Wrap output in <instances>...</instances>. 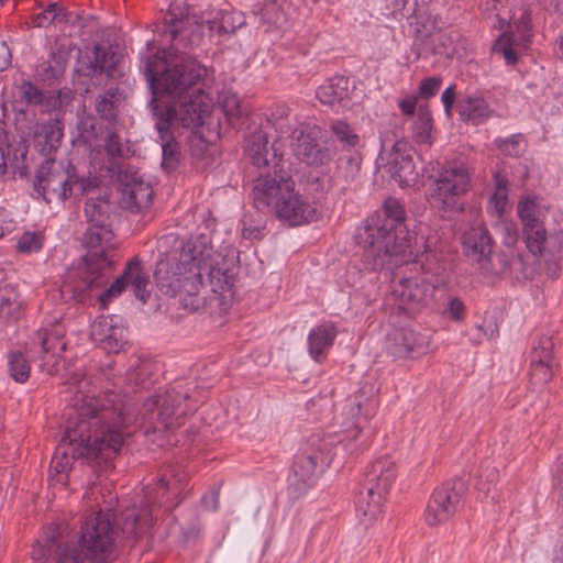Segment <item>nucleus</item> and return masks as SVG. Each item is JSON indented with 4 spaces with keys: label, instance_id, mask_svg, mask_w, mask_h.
<instances>
[{
    "label": "nucleus",
    "instance_id": "obj_1",
    "mask_svg": "<svg viewBox=\"0 0 563 563\" xmlns=\"http://www.w3.org/2000/svg\"><path fill=\"white\" fill-rule=\"evenodd\" d=\"M155 33L169 46L147 57L143 73L152 95L148 108L162 141V167L172 173L178 167L181 153L170 125L203 124V115L209 112V98L203 90L207 68L186 52L200 45L202 34L180 7L170 5L156 24Z\"/></svg>",
    "mask_w": 563,
    "mask_h": 563
},
{
    "label": "nucleus",
    "instance_id": "obj_2",
    "mask_svg": "<svg viewBox=\"0 0 563 563\" xmlns=\"http://www.w3.org/2000/svg\"><path fill=\"white\" fill-rule=\"evenodd\" d=\"M405 206L387 198L380 210L368 217L356 235L363 246L362 262L369 271L391 269L405 264L406 272L393 286L391 297L399 313L409 317L428 308L434 291L444 283L443 266L430 244L421 238V246L407 225Z\"/></svg>",
    "mask_w": 563,
    "mask_h": 563
},
{
    "label": "nucleus",
    "instance_id": "obj_3",
    "mask_svg": "<svg viewBox=\"0 0 563 563\" xmlns=\"http://www.w3.org/2000/svg\"><path fill=\"white\" fill-rule=\"evenodd\" d=\"M90 380L73 373L65 383L68 407L65 411V434L51 462V481L68 485L71 461L80 460L97 476L113 468L112 460L124 443L125 406L114 393L95 396Z\"/></svg>",
    "mask_w": 563,
    "mask_h": 563
},
{
    "label": "nucleus",
    "instance_id": "obj_4",
    "mask_svg": "<svg viewBox=\"0 0 563 563\" xmlns=\"http://www.w3.org/2000/svg\"><path fill=\"white\" fill-rule=\"evenodd\" d=\"M118 530L109 512H92L82 521L77 543L64 542L59 527L46 532L45 548L56 563H106L113 551Z\"/></svg>",
    "mask_w": 563,
    "mask_h": 563
},
{
    "label": "nucleus",
    "instance_id": "obj_5",
    "mask_svg": "<svg viewBox=\"0 0 563 563\" xmlns=\"http://www.w3.org/2000/svg\"><path fill=\"white\" fill-rule=\"evenodd\" d=\"M186 487L187 475L178 467H168L156 485L146 493L145 506L122 512V537L135 543L147 534L161 515L172 512L183 501Z\"/></svg>",
    "mask_w": 563,
    "mask_h": 563
},
{
    "label": "nucleus",
    "instance_id": "obj_6",
    "mask_svg": "<svg viewBox=\"0 0 563 563\" xmlns=\"http://www.w3.org/2000/svg\"><path fill=\"white\" fill-rule=\"evenodd\" d=\"M97 187V178L79 175L70 162L64 167L55 159H45L36 170L33 181L34 191L47 203L65 202L71 197L89 194Z\"/></svg>",
    "mask_w": 563,
    "mask_h": 563
},
{
    "label": "nucleus",
    "instance_id": "obj_7",
    "mask_svg": "<svg viewBox=\"0 0 563 563\" xmlns=\"http://www.w3.org/2000/svg\"><path fill=\"white\" fill-rule=\"evenodd\" d=\"M197 255L191 263H178L170 260L161 261L156 265L154 278L157 288L168 297H179L180 305L190 311H197L202 305L199 296L203 285Z\"/></svg>",
    "mask_w": 563,
    "mask_h": 563
},
{
    "label": "nucleus",
    "instance_id": "obj_8",
    "mask_svg": "<svg viewBox=\"0 0 563 563\" xmlns=\"http://www.w3.org/2000/svg\"><path fill=\"white\" fill-rule=\"evenodd\" d=\"M334 450L333 437L311 435L306 448L296 455L288 476V492L299 498L312 487L325 466L331 463Z\"/></svg>",
    "mask_w": 563,
    "mask_h": 563
},
{
    "label": "nucleus",
    "instance_id": "obj_9",
    "mask_svg": "<svg viewBox=\"0 0 563 563\" xmlns=\"http://www.w3.org/2000/svg\"><path fill=\"white\" fill-rule=\"evenodd\" d=\"M111 272L106 260L95 254L84 256L77 268L69 269L59 288L60 298L66 303L90 305L104 290Z\"/></svg>",
    "mask_w": 563,
    "mask_h": 563
},
{
    "label": "nucleus",
    "instance_id": "obj_10",
    "mask_svg": "<svg viewBox=\"0 0 563 563\" xmlns=\"http://www.w3.org/2000/svg\"><path fill=\"white\" fill-rule=\"evenodd\" d=\"M472 188V177L463 162L442 166L427 189L431 207L444 212H462L464 198Z\"/></svg>",
    "mask_w": 563,
    "mask_h": 563
},
{
    "label": "nucleus",
    "instance_id": "obj_11",
    "mask_svg": "<svg viewBox=\"0 0 563 563\" xmlns=\"http://www.w3.org/2000/svg\"><path fill=\"white\" fill-rule=\"evenodd\" d=\"M188 399L189 395L187 393H183L177 389V386H173L164 394H156L146 399L139 412L140 418L148 426V430L179 428L189 411L185 404Z\"/></svg>",
    "mask_w": 563,
    "mask_h": 563
},
{
    "label": "nucleus",
    "instance_id": "obj_12",
    "mask_svg": "<svg viewBox=\"0 0 563 563\" xmlns=\"http://www.w3.org/2000/svg\"><path fill=\"white\" fill-rule=\"evenodd\" d=\"M396 478L395 462L384 456L369 464L365 473L363 490L356 500V510L368 519L380 514V507Z\"/></svg>",
    "mask_w": 563,
    "mask_h": 563
},
{
    "label": "nucleus",
    "instance_id": "obj_13",
    "mask_svg": "<svg viewBox=\"0 0 563 563\" xmlns=\"http://www.w3.org/2000/svg\"><path fill=\"white\" fill-rule=\"evenodd\" d=\"M467 493V481L462 477H454L437 487L424 512L428 526L435 527L449 521L463 507Z\"/></svg>",
    "mask_w": 563,
    "mask_h": 563
},
{
    "label": "nucleus",
    "instance_id": "obj_14",
    "mask_svg": "<svg viewBox=\"0 0 563 563\" xmlns=\"http://www.w3.org/2000/svg\"><path fill=\"white\" fill-rule=\"evenodd\" d=\"M321 128L317 124L305 123L292 132L290 148L302 163L314 168H324L333 161L335 151L330 145L319 143Z\"/></svg>",
    "mask_w": 563,
    "mask_h": 563
},
{
    "label": "nucleus",
    "instance_id": "obj_15",
    "mask_svg": "<svg viewBox=\"0 0 563 563\" xmlns=\"http://www.w3.org/2000/svg\"><path fill=\"white\" fill-rule=\"evenodd\" d=\"M273 168L265 169L254 180V185L250 197L253 206L262 212L273 210L276 200L284 191V181L289 180L291 175L286 168L287 162L283 159V155L272 154Z\"/></svg>",
    "mask_w": 563,
    "mask_h": 563
},
{
    "label": "nucleus",
    "instance_id": "obj_16",
    "mask_svg": "<svg viewBox=\"0 0 563 563\" xmlns=\"http://www.w3.org/2000/svg\"><path fill=\"white\" fill-rule=\"evenodd\" d=\"M462 246L465 256L478 264L484 275L503 274L509 268V258L505 254L498 255L500 268L493 264L494 241L489 231L482 225L472 227L462 236Z\"/></svg>",
    "mask_w": 563,
    "mask_h": 563
},
{
    "label": "nucleus",
    "instance_id": "obj_17",
    "mask_svg": "<svg viewBox=\"0 0 563 563\" xmlns=\"http://www.w3.org/2000/svg\"><path fill=\"white\" fill-rule=\"evenodd\" d=\"M151 279L148 272L145 271L142 262L137 257L130 260L121 273V275L98 297L101 309H107L108 305L119 297L128 287H131L136 299L146 303L151 290Z\"/></svg>",
    "mask_w": 563,
    "mask_h": 563
},
{
    "label": "nucleus",
    "instance_id": "obj_18",
    "mask_svg": "<svg viewBox=\"0 0 563 563\" xmlns=\"http://www.w3.org/2000/svg\"><path fill=\"white\" fill-rule=\"evenodd\" d=\"M27 352L40 360V367L49 375L57 372L58 358L66 350L64 330L60 325L36 330L26 344Z\"/></svg>",
    "mask_w": 563,
    "mask_h": 563
},
{
    "label": "nucleus",
    "instance_id": "obj_19",
    "mask_svg": "<svg viewBox=\"0 0 563 563\" xmlns=\"http://www.w3.org/2000/svg\"><path fill=\"white\" fill-rule=\"evenodd\" d=\"M284 191L276 200L273 209L276 217L289 223V225H301L318 219L317 209L307 202L302 196L295 190L292 177L284 181Z\"/></svg>",
    "mask_w": 563,
    "mask_h": 563
},
{
    "label": "nucleus",
    "instance_id": "obj_20",
    "mask_svg": "<svg viewBox=\"0 0 563 563\" xmlns=\"http://www.w3.org/2000/svg\"><path fill=\"white\" fill-rule=\"evenodd\" d=\"M377 390L373 384L363 385L354 395L349 396L345 401L346 413L353 419V429L349 431L351 440H357L362 432V419L367 420L375 416L378 408Z\"/></svg>",
    "mask_w": 563,
    "mask_h": 563
},
{
    "label": "nucleus",
    "instance_id": "obj_21",
    "mask_svg": "<svg viewBox=\"0 0 563 563\" xmlns=\"http://www.w3.org/2000/svg\"><path fill=\"white\" fill-rule=\"evenodd\" d=\"M115 168L118 169L115 177L122 186V200L125 208L131 212H140L150 207L154 197L152 186L143 181L132 168L126 170H120V166Z\"/></svg>",
    "mask_w": 563,
    "mask_h": 563
},
{
    "label": "nucleus",
    "instance_id": "obj_22",
    "mask_svg": "<svg viewBox=\"0 0 563 563\" xmlns=\"http://www.w3.org/2000/svg\"><path fill=\"white\" fill-rule=\"evenodd\" d=\"M413 154L415 148L406 140H397L389 153L386 164L387 172L401 187L409 186L419 176L413 162Z\"/></svg>",
    "mask_w": 563,
    "mask_h": 563
},
{
    "label": "nucleus",
    "instance_id": "obj_23",
    "mask_svg": "<svg viewBox=\"0 0 563 563\" xmlns=\"http://www.w3.org/2000/svg\"><path fill=\"white\" fill-rule=\"evenodd\" d=\"M554 342L552 335L542 334L531 344L530 375L534 384L544 385L553 376Z\"/></svg>",
    "mask_w": 563,
    "mask_h": 563
},
{
    "label": "nucleus",
    "instance_id": "obj_24",
    "mask_svg": "<svg viewBox=\"0 0 563 563\" xmlns=\"http://www.w3.org/2000/svg\"><path fill=\"white\" fill-rule=\"evenodd\" d=\"M64 137V123L58 118L37 122L33 129V146L45 159H55Z\"/></svg>",
    "mask_w": 563,
    "mask_h": 563
},
{
    "label": "nucleus",
    "instance_id": "obj_25",
    "mask_svg": "<svg viewBox=\"0 0 563 563\" xmlns=\"http://www.w3.org/2000/svg\"><path fill=\"white\" fill-rule=\"evenodd\" d=\"M81 244L88 250L85 256L95 254L100 260H106L107 269L112 272L113 260L110 252L117 246L112 227H88L82 234Z\"/></svg>",
    "mask_w": 563,
    "mask_h": 563
},
{
    "label": "nucleus",
    "instance_id": "obj_26",
    "mask_svg": "<svg viewBox=\"0 0 563 563\" xmlns=\"http://www.w3.org/2000/svg\"><path fill=\"white\" fill-rule=\"evenodd\" d=\"M429 345L427 335L410 328H400L388 335L387 351L395 357L423 354Z\"/></svg>",
    "mask_w": 563,
    "mask_h": 563
},
{
    "label": "nucleus",
    "instance_id": "obj_27",
    "mask_svg": "<svg viewBox=\"0 0 563 563\" xmlns=\"http://www.w3.org/2000/svg\"><path fill=\"white\" fill-rule=\"evenodd\" d=\"M114 53L102 44H95L90 53L78 60L77 71L85 77H95L103 73L113 77L115 71Z\"/></svg>",
    "mask_w": 563,
    "mask_h": 563
},
{
    "label": "nucleus",
    "instance_id": "obj_28",
    "mask_svg": "<svg viewBox=\"0 0 563 563\" xmlns=\"http://www.w3.org/2000/svg\"><path fill=\"white\" fill-rule=\"evenodd\" d=\"M459 113L464 122L479 125L487 121L494 114L486 93L474 91L467 93L459 103Z\"/></svg>",
    "mask_w": 563,
    "mask_h": 563
},
{
    "label": "nucleus",
    "instance_id": "obj_29",
    "mask_svg": "<svg viewBox=\"0 0 563 563\" xmlns=\"http://www.w3.org/2000/svg\"><path fill=\"white\" fill-rule=\"evenodd\" d=\"M29 145L23 137H13L3 146H0V175H4L9 168L12 173L21 175L26 169V155Z\"/></svg>",
    "mask_w": 563,
    "mask_h": 563
},
{
    "label": "nucleus",
    "instance_id": "obj_30",
    "mask_svg": "<svg viewBox=\"0 0 563 563\" xmlns=\"http://www.w3.org/2000/svg\"><path fill=\"white\" fill-rule=\"evenodd\" d=\"M532 33L511 31L501 34L494 43L493 51L505 58L507 65H515L519 59V53L529 48Z\"/></svg>",
    "mask_w": 563,
    "mask_h": 563
},
{
    "label": "nucleus",
    "instance_id": "obj_31",
    "mask_svg": "<svg viewBox=\"0 0 563 563\" xmlns=\"http://www.w3.org/2000/svg\"><path fill=\"white\" fill-rule=\"evenodd\" d=\"M338 331L332 322H324L313 328L308 335V350L316 362H322L332 347Z\"/></svg>",
    "mask_w": 563,
    "mask_h": 563
},
{
    "label": "nucleus",
    "instance_id": "obj_32",
    "mask_svg": "<svg viewBox=\"0 0 563 563\" xmlns=\"http://www.w3.org/2000/svg\"><path fill=\"white\" fill-rule=\"evenodd\" d=\"M321 103L330 107H346L350 100V81L344 76H334L325 80L317 90Z\"/></svg>",
    "mask_w": 563,
    "mask_h": 563
},
{
    "label": "nucleus",
    "instance_id": "obj_33",
    "mask_svg": "<svg viewBox=\"0 0 563 563\" xmlns=\"http://www.w3.org/2000/svg\"><path fill=\"white\" fill-rule=\"evenodd\" d=\"M274 152L278 156L280 155L277 153L274 145L268 147V137L263 131L254 132L245 142V153L252 164L257 168H273L272 154Z\"/></svg>",
    "mask_w": 563,
    "mask_h": 563
},
{
    "label": "nucleus",
    "instance_id": "obj_34",
    "mask_svg": "<svg viewBox=\"0 0 563 563\" xmlns=\"http://www.w3.org/2000/svg\"><path fill=\"white\" fill-rule=\"evenodd\" d=\"M455 40L456 35L453 32L437 31L427 35L423 40L418 37L413 42L411 51L416 58L427 54H448L453 48Z\"/></svg>",
    "mask_w": 563,
    "mask_h": 563
},
{
    "label": "nucleus",
    "instance_id": "obj_35",
    "mask_svg": "<svg viewBox=\"0 0 563 563\" xmlns=\"http://www.w3.org/2000/svg\"><path fill=\"white\" fill-rule=\"evenodd\" d=\"M84 212L88 227H112V207L107 197L88 198Z\"/></svg>",
    "mask_w": 563,
    "mask_h": 563
},
{
    "label": "nucleus",
    "instance_id": "obj_36",
    "mask_svg": "<svg viewBox=\"0 0 563 563\" xmlns=\"http://www.w3.org/2000/svg\"><path fill=\"white\" fill-rule=\"evenodd\" d=\"M245 23L246 20L242 12L229 10H219L212 19L206 21L208 30L220 36L234 33Z\"/></svg>",
    "mask_w": 563,
    "mask_h": 563
},
{
    "label": "nucleus",
    "instance_id": "obj_37",
    "mask_svg": "<svg viewBox=\"0 0 563 563\" xmlns=\"http://www.w3.org/2000/svg\"><path fill=\"white\" fill-rule=\"evenodd\" d=\"M234 275V263L232 260L222 258L221 261H213L209 265L208 278L214 292L230 290L233 286Z\"/></svg>",
    "mask_w": 563,
    "mask_h": 563
},
{
    "label": "nucleus",
    "instance_id": "obj_38",
    "mask_svg": "<svg viewBox=\"0 0 563 563\" xmlns=\"http://www.w3.org/2000/svg\"><path fill=\"white\" fill-rule=\"evenodd\" d=\"M523 238L528 250L533 255H554L552 246L555 239L547 238V232L542 222H537L528 228H523Z\"/></svg>",
    "mask_w": 563,
    "mask_h": 563
},
{
    "label": "nucleus",
    "instance_id": "obj_39",
    "mask_svg": "<svg viewBox=\"0 0 563 563\" xmlns=\"http://www.w3.org/2000/svg\"><path fill=\"white\" fill-rule=\"evenodd\" d=\"M69 52L64 46L52 49L49 58L40 65L38 73L44 81H54L64 76Z\"/></svg>",
    "mask_w": 563,
    "mask_h": 563
},
{
    "label": "nucleus",
    "instance_id": "obj_40",
    "mask_svg": "<svg viewBox=\"0 0 563 563\" xmlns=\"http://www.w3.org/2000/svg\"><path fill=\"white\" fill-rule=\"evenodd\" d=\"M328 132L332 140L340 144L341 152L360 147L361 137L345 120L334 119L328 123Z\"/></svg>",
    "mask_w": 563,
    "mask_h": 563
},
{
    "label": "nucleus",
    "instance_id": "obj_41",
    "mask_svg": "<svg viewBox=\"0 0 563 563\" xmlns=\"http://www.w3.org/2000/svg\"><path fill=\"white\" fill-rule=\"evenodd\" d=\"M103 141L104 150L109 157V172L113 176H117L118 169L115 166H120V170H126L131 168L130 165L122 161L124 156V150L120 135L114 131H108L103 137Z\"/></svg>",
    "mask_w": 563,
    "mask_h": 563
},
{
    "label": "nucleus",
    "instance_id": "obj_42",
    "mask_svg": "<svg viewBox=\"0 0 563 563\" xmlns=\"http://www.w3.org/2000/svg\"><path fill=\"white\" fill-rule=\"evenodd\" d=\"M120 97L121 95L117 87H111L97 97L95 110L102 120L109 123L117 121Z\"/></svg>",
    "mask_w": 563,
    "mask_h": 563
},
{
    "label": "nucleus",
    "instance_id": "obj_43",
    "mask_svg": "<svg viewBox=\"0 0 563 563\" xmlns=\"http://www.w3.org/2000/svg\"><path fill=\"white\" fill-rule=\"evenodd\" d=\"M38 7L43 10L32 15V26L34 27H47L55 22L68 21L67 10L57 2H49L47 5L40 3Z\"/></svg>",
    "mask_w": 563,
    "mask_h": 563
},
{
    "label": "nucleus",
    "instance_id": "obj_44",
    "mask_svg": "<svg viewBox=\"0 0 563 563\" xmlns=\"http://www.w3.org/2000/svg\"><path fill=\"white\" fill-rule=\"evenodd\" d=\"M362 161L360 147L342 151L338 157V170L346 181H352L360 173Z\"/></svg>",
    "mask_w": 563,
    "mask_h": 563
},
{
    "label": "nucleus",
    "instance_id": "obj_45",
    "mask_svg": "<svg viewBox=\"0 0 563 563\" xmlns=\"http://www.w3.org/2000/svg\"><path fill=\"white\" fill-rule=\"evenodd\" d=\"M153 369L154 364L152 361L137 357L126 372V380L135 387L146 388L151 383Z\"/></svg>",
    "mask_w": 563,
    "mask_h": 563
},
{
    "label": "nucleus",
    "instance_id": "obj_46",
    "mask_svg": "<svg viewBox=\"0 0 563 563\" xmlns=\"http://www.w3.org/2000/svg\"><path fill=\"white\" fill-rule=\"evenodd\" d=\"M20 90L21 99L27 106L41 107L42 109L48 110L51 107H55L58 101L52 96H46L43 90L31 81H23Z\"/></svg>",
    "mask_w": 563,
    "mask_h": 563
},
{
    "label": "nucleus",
    "instance_id": "obj_47",
    "mask_svg": "<svg viewBox=\"0 0 563 563\" xmlns=\"http://www.w3.org/2000/svg\"><path fill=\"white\" fill-rule=\"evenodd\" d=\"M286 0H268L261 9V21L268 26L283 27L287 22Z\"/></svg>",
    "mask_w": 563,
    "mask_h": 563
},
{
    "label": "nucleus",
    "instance_id": "obj_48",
    "mask_svg": "<svg viewBox=\"0 0 563 563\" xmlns=\"http://www.w3.org/2000/svg\"><path fill=\"white\" fill-rule=\"evenodd\" d=\"M433 128L432 114L427 104L418 108L417 120L412 125V137L419 144L431 143V131Z\"/></svg>",
    "mask_w": 563,
    "mask_h": 563
},
{
    "label": "nucleus",
    "instance_id": "obj_49",
    "mask_svg": "<svg viewBox=\"0 0 563 563\" xmlns=\"http://www.w3.org/2000/svg\"><path fill=\"white\" fill-rule=\"evenodd\" d=\"M267 122L272 124L275 131L283 136H288L291 140L292 132L298 128L290 120V110L285 104L276 106L272 112Z\"/></svg>",
    "mask_w": 563,
    "mask_h": 563
},
{
    "label": "nucleus",
    "instance_id": "obj_50",
    "mask_svg": "<svg viewBox=\"0 0 563 563\" xmlns=\"http://www.w3.org/2000/svg\"><path fill=\"white\" fill-rule=\"evenodd\" d=\"M22 302L13 288L5 287L0 291V318L15 321L21 317Z\"/></svg>",
    "mask_w": 563,
    "mask_h": 563
},
{
    "label": "nucleus",
    "instance_id": "obj_51",
    "mask_svg": "<svg viewBox=\"0 0 563 563\" xmlns=\"http://www.w3.org/2000/svg\"><path fill=\"white\" fill-rule=\"evenodd\" d=\"M8 368L10 377H12L16 383L23 384L30 377V363L25 355L20 351L9 353Z\"/></svg>",
    "mask_w": 563,
    "mask_h": 563
},
{
    "label": "nucleus",
    "instance_id": "obj_52",
    "mask_svg": "<svg viewBox=\"0 0 563 563\" xmlns=\"http://www.w3.org/2000/svg\"><path fill=\"white\" fill-rule=\"evenodd\" d=\"M79 136L84 143L92 146L104 137L103 125L92 117L82 119L78 125Z\"/></svg>",
    "mask_w": 563,
    "mask_h": 563
},
{
    "label": "nucleus",
    "instance_id": "obj_53",
    "mask_svg": "<svg viewBox=\"0 0 563 563\" xmlns=\"http://www.w3.org/2000/svg\"><path fill=\"white\" fill-rule=\"evenodd\" d=\"M100 342L102 349L108 353H119L124 349L128 340L123 329L110 328L109 333L106 334L104 338L100 339Z\"/></svg>",
    "mask_w": 563,
    "mask_h": 563
},
{
    "label": "nucleus",
    "instance_id": "obj_54",
    "mask_svg": "<svg viewBox=\"0 0 563 563\" xmlns=\"http://www.w3.org/2000/svg\"><path fill=\"white\" fill-rule=\"evenodd\" d=\"M496 146L505 154L511 157H519L525 152L523 135L518 133L510 137L497 139Z\"/></svg>",
    "mask_w": 563,
    "mask_h": 563
},
{
    "label": "nucleus",
    "instance_id": "obj_55",
    "mask_svg": "<svg viewBox=\"0 0 563 563\" xmlns=\"http://www.w3.org/2000/svg\"><path fill=\"white\" fill-rule=\"evenodd\" d=\"M42 240L34 232H25L16 243V250L20 253L37 252L42 249Z\"/></svg>",
    "mask_w": 563,
    "mask_h": 563
},
{
    "label": "nucleus",
    "instance_id": "obj_56",
    "mask_svg": "<svg viewBox=\"0 0 563 563\" xmlns=\"http://www.w3.org/2000/svg\"><path fill=\"white\" fill-rule=\"evenodd\" d=\"M444 312L451 320L462 322L466 317V307L461 298L451 296Z\"/></svg>",
    "mask_w": 563,
    "mask_h": 563
},
{
    "label": "nucleus",
    "instance_id": "obj_57",
    "mask_svg": "<svg viewBox=\"0 0 563 563\" xmlns=\"http://www.w3.org/2000/svg\"><path fill=\"white\" fill-rule=\"evenodd\" d=\"M442 78L440 77H427L420 81L418 97L422 99H430L434 97L440 90Z\"/></svg>",
    "mask_w": 563,
    "mask_h": 563
},
{
    "label": "nucleus",
    "instance_id": "obj_58",
    "mask_svg": "<svg viewBox=\"0 0 563 563\" xmlns=\"http://www.w3.org/2000/svg\"><path fill=\"white\" fill-rule=\"evenodd\" d=\"M536 205L533 201L527 199L519 201L518 203V216L523 223V228H528L537 222H540L536 216Z\"/></svg>",
    "mask_w": 563,
    "mask_h": 563
},
{
    "label": "nucleus",
    "instance_id": "obj_59",
    "mask_svg": "<svg viewBox=\"0 0 563 563\" xmlns=\"http://www.w3.org/2000/svg\"><path fill=\"white\" fill-rule=\"evenodd\" d=\"M553 487L558 490L563 507V455L560 456L552 470Z\"/></svg>",
    "mask_w": 563,
    "mask_h": 563
},
{
    "label": "nucleus",
    "instance_id": "obj_60",
    "mask_svg": "<svg viewBox=\"0 0 563 563\" xmlns=\"http://www.w3.org/2000/svg\"><path fill=\"white\" fill-rule=\"evenodd\" d=\"M418 96L407 95L398 100L397 106L400 112L407 117L412 118L417 110Z\"/></svg>",
    "mask_w": 563,
    "mask_h": 563
},
{
    "label": "nucleus",
    "instance_id": "obj_61",
    "mask_svg": "<svg viewBox=\"0 0 563 563\" xmlns=\"http://www.w3.org/2000/svg\"><path fill=\"white\" fill-rule=\"evenodd\" d=\"M455 99H456L455 86L451 85L442 92V96H441V101L443 103V107H444V110H445V113L448 117L452 115V109H453Z\"/></svg>",
    "mask_w": 563,
    "mask_h": 563
},
{
    "label": "nucleus",
    "instance_id": "obj_62",
    "mask_svg": "<svg viewBox=\"0 0 563 563\" xmlns=\"http://www.w3.org/2000/svg\"><path fill=\"white\" fill-rule=\"evenodd\" d=\"M511 31L532 33L531 14L528 11H525L521 16L514 23Z\"/></svg>",
    "mask_w": 563,
    "mask_h": 563
},
{
    "label": "nucleus",
    "instance_id": "obj_63",
    "mask_svg": "<svg viewBox=\"0 0 563 563\" xmlns=\"http://www.w3.org/2000/svg\"><path fill=\"white\" fill-rule=\"evenodd\" d=\"M223 109L229 119L240 118L242 115L240 102L235 97L227 99L223 103Z\"/></svg>",
    "mask_w": 563,
    "mask_h": 563
},
{
    "label": "nucleus",
    "instance_id": "obj_64",
    "mask_svg": "<svg viewBox=\"0 0 563 563\" xmlns=\"http://www.w3.org/2000/svg\"><path fill=\"white\" fill-rule=\"evenodd\" d=\"M202 506L208 510L216 511L219 507V488L205 494L201 499Z\"/></svg>",
    "mask_w": 563,
    "mask_h": 563
}]
</instances>
